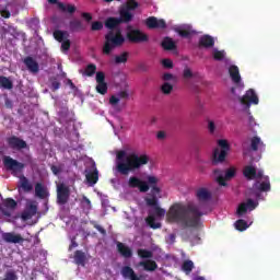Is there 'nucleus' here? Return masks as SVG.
<instances>
[{"instance_id": "obj_1", "label": "nucleus", "mask_w": 280, "mask_h": 280, "mask_svg": "<svg viewBox=\"0 0 280 280\" xmlns=\"http://www.w3.org/2000/svg\"><path fill=\"white\" fill-rule=\"evenodd\" d=\"M202 215L205 213L200 211V207L194 203H174L166 213L168 222H175L189 229H198L201 224L200 219Z\"/></svg>"}, {"instance_id": "obj_2", "label": "nucleus", "mask_w": 280, "mask_h": 280, "mask_svg": "<svg viewBox=\"0 0 280 280\" xmlns=\"http://www.w3.org/2000/svg\"><path fill=\"white\" fill-rule=\"evenodd\" d=\"M149 163L150 156L148 154H127L125 150H120L116 153V172L120 174V176H128Z\"/></svg>"}, {"instance_id": "obj_3", "label": "nucleus", "mask_w": 280, "mask_h": 280, "mask_svg": "<svg viewBox=\"0 0 280 280\" xmlns=\"http://www.w3.org/2000/svg\"><path fill=\"white\" fill-rule=\"evenodd\" d=\"M126 43V37L121 34V30L109 31L105 35V43L103 45V54L104 56H110L113 49H117V47H121Z\"/></svg>"}, {"instance_id": "obj_4", "label": "nucleus", "mask_w": 280, "mask_h": 280, "mask_svg": "<svg viewBox=\"0 0 280 280\" xmlns=\"http://www.w3.org/2000/svg\"><path fill=\"white\" fill-rule=\"evenodd\" d=\"M218 145L220 149L213 151V163H224L229 152H231V144L225 139L218 140Z\"/></svg>"}, {"instance_id": "obj_5", "label": "nucleus", "mask_w": 280, "mask_h": 280, "mask_svg": "<svg viewBox=\"0 0 280 280\" xmlns=\"http://www.w3.org/2000/svg\"><path fill=\"white\" fill-rule=\"evenodd\" d=\"M139 8V2L136 0H128L125 5H122L119 10V15L121 16L124 23H130L133 19L132 10H137Z\"/></svg>"}, {"instance_id": "obj_6", "label": "nucleus", "mask_w": 280, "mask_h": 280, "mask_svg": "<svg viewBox=\"0 0 280 280\" xmlns=\"http://www.w3.org/2000/svg\"><path fill=\"white\" fill-rule=\"evenodd\" d=\"M3 165L8 172H11L12 176H19L25 170V164L10 156L3 158Z\"/></svg>"}, {"instance_id": "obj_7", "label": "nucleus", "mask_w": 280, "mask_h": 280, "mask_svg": "<svg viewBox=\"0 0 280 280\" xmlns=\"http://www.w3.org/2000/svg\"><path fill=\"white\" fill-rule=\"evenodd\" d=\"M214 174L217 176V183L221 187H226V180H231L232 178H235V174H237V170H235V167H230L225 171L224 175L222 170H214Z\"/></svg>"}, {"instance_id": "obj_8", "label": "nucleus", "mask_w": 280, "mask_h": 280, "mask_svg": "<svg viewBox=\"0 0 280 280\" xmlns=\"http://www.w3.org/2000/svg\"><path fill=\"white\" fill-rule=\"evenodd\" d=\"M71 198V189L66 184L57 185V205L65 206Z\"/></svg>"}, {"instance_id": "obj_9", "label": "nucleus", "mask_w": 280, "mask_h": 280, "mask_svg": "<svg viewBox=\"0 0 280 280\" xmlns=\"http://www.w3.org/2000/svg\"><path fill=\"white\" fill-rule=\"evenodd\" d=\"M128 187H130V189H139L141 194H147V191H150V185H148V182L142 180L137 176L129 177Z\"/></svg>"}, {"instance_id": "obj_10", "label": "nucleus", "mask_w": 280, "mask_h": 280, "mask_svg": "<svg viewBox=\"0 0 280 280\" xmlns=\"http://www.w3.org/2000/svg\"><path fill=\"white\" fill-rule=\"evenodd\" d=\"M257 207H259L258 201H255L253 199H247L246 202H242L238 206L236 213H237L238 218H242V215H244V213H246L248 210L255 211V209H257Z\"/></svg>"}, {"instance_id": "obj_11", "label": "nucleus", "mask_w": 280, "mask_h": 280, "mask_svg": "<svg viewBox=\"0 0 280 280\" xmlns=\"http://www.w3.org/2000/svg\"><path fill=\"white\" fill-rule=\"evenodd\" d=\"M145 25L149 30H167V22L163 19H156L155 16H150L145 20Z\"/></svg>"}, {"instance_id": "obj_12", "label": "nucleus", "mask_w": 280, "mask_h": 280, "mask_svg": "<svg viewBox=\"0 0 280 280\" xmlns=\"http://www.w3.org/2000/svg\"><path fill=\"white\" fill-rule=\"evenodd\" d=\"M147 207H153L154 215L156 218H164L165 217V209L159 207V198L158 197H147L144 199Z\"/></svg>"}, {"instance_id": "obj_13", "label": "nucleus", "mask_w": 280, "mask_h": 280, "mask_svg": "<svg viewBox=\"0 0 280 280\" xmlns=\"http://www.w3.org/2000/svg\"><path fill=\"white\" fill-rule=\"evenodd\" d=\"M129 43H148V35L140 30H131L127 33Z\"/></svg>"}, {"instance_id": "obj_14", "label": "nucleus", "mask_w": 280, "mask_h": 280, "mask_svg": "<svg viewBox=\"0 0 280 280\" xmlns=\"http://www.w3.org/2000/svg\"><path fill=\"white\" fill-rule=\"evenodd\" d=\"M241 104L243 106H248L249 104H259V97L257 96V93H255V90L249 89L246 91L245 95H243L240 98Z\"/></svg>"}, {"instance_id": "obj_15", "label": "nucleus", "mask_w": 280, "mask_h": 280, "mask_svg": "<svg viewBox=\"0 0 280 280\" xmlns=\"http://www.w3.org/2000/svg\"><path fill=\"white\" fill-rule=\"evenodd\" d=\"M2 240L7 244H23L25 238L21 234H16L14 232H4L2 233Z\"/></svg>"}, {"instance_id": "obj_16", "label": "nucleus", "mask_w": 280, "mask_h": 280, "mask_svg": "<svg viewBox=\"0 0 280 280\" xmlns=\"http://www.w3.org/2000/svg\"><path fill=\"white\" fill-rule=\"evenodd\" d=\"M8 143L9 148H11L12 150H25V148H27V142L16 136H12L11 138H9Z\"/></svg>"}, {"instance_id": "obj_17", "label": "nucleus", "mask_w": 280, "mask_h": 280, "mask_svg": "<svg viewBox=\"0 0 280 280\" xmlns=\"http://www.w3.org/2000/svg\"><path fill=\"white\" fill-rule=\"evenodd\" d=\"M147 184L149 185V189L151 187V195L152 198H156L159 194H161V188L158 186L159 185V177L149 175L147 177Z\"/></svg>"}, {"instance_id": "obj_18", "label": "nucleus", "mask_w": 280, "mask_h": 280, "mask_svg": "<svg viewBox=\"0 0 280 280\" xmlns=\"http://www.w3.org/2000/svg\"><path fill=\"white\" fill-rule=\"evenodd\" d=\"M23 62L31 73H38V71H40L38 61L33 59L31 56L24 58Z\"/></svg>"}, {"instance_id": "obj_19", "label": "nucleus", "mask_w": 280, "mask_h": 280, "mask_svg": "<svg viewBox=\"0 0 280 280\" xmlns=\"http://www.w3.org/2000/svg\"><path fill=\"white\" fill-rule=\"evenodd\" d=\"M120 275L125 279L141 280V278H139V276H137V273L135 272V269H132V267L130 266H124L120 270Z\"/></svg>"}, {"instance_id": "obj_20", "label": "nucleus", "mask_w": 280, "mask_h": 280, "mask_svg": "<svg viewBox=\"0 0 280 280\" xmlns=\"http://www.w3.org/2000/svg\"><path fill=\"white\" fill-rule=\"evenodd\" d=\"M121 23H126L124 22V19L121 18H108L105 21V27L107 30H110V32H113V30H115L116 27H119V25H121Z\"/></svg>"}, {"instance_id": "obj_21", "label": "nucleus", "mask_w": 280, "mask_h": 280, "mask_svg": "<svg viewBox=\"0 0 280 280\" xmlns=\"http://www.w3.org/2000/svg\"><path fill=\"white\" fill-rule=\"evenodd\" d=\"M215 45V39L211 35H203L199 38V47L211 49Z\"/></svg>"}, {"instance_id": "obj_22", "label": "nucleus", "mask_w": 280, "mask_h": 280, "mask_svg": "<svg viewBox=\"0 0 280 280\" xmlns=\"http://www.w3.org/2000/svg\"><path fill=\"white\" fill-rule=\"evenodd\" d=\"M229 73L234 84H240V82H242V75H240V68L237 66L235 65L230 66Z\"/></svg>"}, {"instance_id": "obj_23", "label": "nucleus", "mask_w": 280, "mask_h": 280, "mask_svg": "<svg viewBox=\"0 0 280 280\" xmlns=\"http://www.w3.org/2000/svg\"><path fill=\"white\" fill-rule=\"evenodd\" d=\"M117 250L121 257H125V259H130V257H132V249L121 242L117 243Z\"/></svg>"}, {"instance_id": "obj_24", "label": "nucleus", "mask_w": 280, "mask_h": 280, "mask_svg": "<svg viewBox=\"0 0 280 280\" xmlns=\"http://www.w3.org/2000/svg\"><path fill=\"white\" fill-rule=\"evenodd\" d=\"M74 264H77V266H86V254L80 249L74 252Z\"/></svg>"}, {"instance_id": "obj_25", "label": "nucleus", "mask_w": 280, "mask_h": 280, "mask_svg": "<svg viewBox=\"0 0 280 280\" xmlns=\"http://www.w3.org/2000/svg\"><path fill=\"white\" fill-rule=\"evenodd\" d=\"M161 47L165 51H174V49H176V42H174V39H172V37H164L161 43Z\"/></svg>"}, {"instance_id": "obj_26", "label": "nucleus", "mask_w": 280, "mask_h": 280, "mask_svg": "<svg viewBox=\"0 0 280 280\" xmlns=\"http://www.w3.org/2000/svg\"><path fill=\"white\" fill-rule=\"evenodd\" d=\"M139 266H142V268L147 272H154V270H156L159 268V265L156 264V261L151 260V259L140 261Z\"/></svg>"}, {"instance_id": "obj_27", "label": "nucleus", "mask_w": 280, "mask_h": 280, "mask_svg": "<svg viewBox=\"0 0 280 280\" xmlns=\"http://www.w3.org/2000/svg\"><path fill=\"white\" fill-rule=\"evenodd\" d=\"M243 175L247 180H254V178H257V168L254 166L247 165L243 170Z\"/></svg>"}, {"instance_id": "obj_28", "label": "nucleus", "mask_w": 280, "mask_h": 280, "mask_svg": "<svg viewBox=\"0 0 280 280\" xmlns=\"http://www.w3.org/2000/svg\"><path fill=\"white\" fill-rule=\"evenodd\" d=\"M196 196L200 202L211 200V192L207 188H200L197 190Z\"/></svg>"}, {"instance_id": "obj_29", "label": "nucleus", "mask_w": 280, "mask_h": 280, "mask_svg": "<svg viewBox=\"0 0 280 280\" xmlns=\"http://www.w3.org/2000/svg\"><path fill=\"white\" fill-rule=\"evenodd\" d=\"M52 36H54L55 40H57L58 43H62V42L69 39V32L56 30V31H54Z\"/></svg>"}, {"instance_id": "obj_30", "label": "nucleus", "mask_w": 280, "mask_h": 280, "mask_svg": "<svg viewBox=\"0 0 280 280\" xmlns=\"http://www.w3.org/2000/svg\"><path fill=\"white\" fill-rule=\"evenodd\" d=\"M35 195L37 196V198L44 200V198H47L48 196L47 188H45L42 183H37L35 185Z\"/></svg>"}, {"instance_id": "obj_31", "label": "nucleus", "mask_w": 280, "mask_h": 280, "mask_svg": "<svg viewBox=\"0 0 280 280\" xmlns=\"http://www.w3.org/2000/svg\"><path fill=\"white\" fill-rule=\"evenodd\" d=\"M70 32H84V24L80 20L70 21Z\"/></svg>"}, {"instance_id": "obj_32", "label": "nucleus", "mask_w": 280, "mask_h": 280, "mask_svg": "<svg viewBox=\"0 0 280 280\" xmlns=\"http://www.w3.org/2000/svg\"><path fill=\"white\" fill-rule=\"evenodd\" d=\"M85 178L90 185H96L97 180H100V173L97 172V168H95L94 172L88 173Z\"/></svg>"}, {"instance_id": "obj_33", "label": "nucleus", "mask_w": 280, "mask_h": 280, "mask_svg": "<svg viewBox=\"0 0 280 280\" xmlns=\"http://www.w3.org/2000/svg\"><path fill=\"white\" fill-rule=\"evenodd\" d=\"M58 8L61 10V12H68V14H74V12L78 10L75 5L65 4L62 2H58Z\"/></svg>"}, {"instance_id": "obj_34", "label": "nucleus", "mask_w": 280, "mask_h": 280, "mask_svg": "<svg viewBox=\"0 0 280 280\" xmlns=\"http://www.w3.org/2000/svg\"><path fill=\"white\" fill-rule=\"evenodd\" d=\"M0 86L10 91L14 89V83L8 77L0 75Z\"/></svg>"}, {"instance_id": "obj_35", "label": "nucleus", "mask_w": 280, "mask_h": 280, "mask_svg": "<svg viewBox=\"0 0 280 280\" xmlns=\"http://www.w3.org/2000/svg\"><path fill=\"white\" fill-rule=\"evenodd\" d=\"M95 71H97V66L95 63H89L82 74L88 78H93V75H95Z\"/></svg>"}, {"instance_id": "obj_36", "label": "nucleus", "mask_w": 280, "mask_h": 280, "mask_svg": "<svg viewBox=\"0 0 280 280\" xmlns=\"http://www.w3.org/2000/svg\"><path fill=\"white\" fill-rule=\"evenodd\" d=\"M137 253L140 259H152V257H154V254L152 253V250L140 248L137 250Z\"/></svg>"}, {"instance_id": "obj_37", "label": "nucleus", "mask_w": 280, "mask_h": 280, "mask_svg": "<svg viewBox=\"0 0 280 280\" xmlns=\"http://www.w3.org/2000/svg\"><path fill=\"white\" fill-rule=\"evenodd\" d=\"M254 188L257 189V191H270V180L261 182L260 184L256 183Z\"/></svg>"}, {"instance_id": "obj_38", "label": "nucleus", "mask_w": 280, "mask_h": 280, "mask_svg": "<svg viewBox=\"0 0 280 280\" xmlns=\"http://www.w3.org/2000/svg\"><path fill=\"white\" fill-rule=\"evenodd\" d=\"M176 32H177V34H178L182 38H191V36H194V34H196L195 31L185 30V28H177Z\"/></svg>"}, {"instance_id": "obj_39", "label": "nucleus", "mask_w": 280, "mask_h": 280, "mask_svg": "<svg viewBox=\"0 0 280 280\" xmlns=\"http://www.w3.org/2000/svg\"><path fill=\"white\" fill-rule=\"evenodd\" d=\"M128 51H125L121 55H117L115 57V65H126V62H128Z\"/></svg>"}, {"instance_id": "obj_40", "label": "nucleus", "mask_w": 280, "mask_h": 280, "mask_svg": "<svg viewBox=\"0 0 280 280\" xmlns=\"http://www.w3.org/2000/svg\"><path fill=\"white\" fill-rule=\"evenodd\" d=\"M21 187L24 191H32V189H34V186H32L30 179H27L25 176L21 178Z\"/></svg>"}, {"instance_id": "obj_41", "label": "nucleus", "mask_w": 280, "mask_h": 280, "mask_svg": "<svg viewBox=\"0 0 280 280\" xmlns=\"http://www.w3.org/2000/svg\"><path fill=\"white\" fill-rule=\"evenodd\" d=\"M49 82H50L49 89H50V91H52V93H56V91H58V89H60V86H61L60 81H58V79L56 77H51L49 79Z\"/></svg>"}, {"instance_id": "obj_42", "label": "nucleus", "mask_w": 280, "mask_h": 280, "mask_svg": "<svg viewBox=\"0 0 280 280\" xmlns=\"http://www.w3.org/2000/svg\"><path fill=\"white\" fill-rule=\"evenodd\" d=\"M174 91V85H172L170 82H164L161 85V92L163 95H170Z\"/></svg>"}, {"instance_id": "obj_43", "label": "nucleus", "mask_w": 280, "mask_h": 280, "mask_svg": "<svg viewBox=\"0 0 280 280\" xmlns=\"http://www.w3.org/2000/svg\"><path fill=\"white\" fill-rule=\"evenodd\" d=\"M264 142H261V138L259 137H254L250 140V148L254 152H257L259 150V145H261Z\"/></svg>"}, {"instance_id": "obj_44", "label": "nucleus", "mask_w": 280, "mask_h": 280, "mask_svg": "<svg viewBox=\"0 0 280 280\" xmlns=\"http://www.w3.org/2000/svg\"><path fill=\"white\" fill-rule=\"evenodd\" d=\"M96 93H100V95H106L108 93V83H97Z\"/></svg>"}, {"instance_id": "obj_45", "label": "nucleus", "mask_w": 280, "mask_h": 280, "mask_svg": "<svg viewBox=\"0 0 280 280\" xmlns=\"http://www.w3.org/2000/svg\"><path fill=\"white\" fill-rule=\"evenodd\" d=\"M235 229L236 231H246V229H248V222L244 219H240L235 222Z\"/></svg>"}, {"instance_id": "obj_46", "label": "nucleus", "mask_w": 280, "mask_h": 280, "mask_svg": "<svg viewBox=\"0 0 280 280\" xmlns=\"http://www.w3.org/2000/svg\"><path fill=\"white\" fill-rule=\"evenodd\" d=\"M182 269L184 270V272H186V275H189V272L194 270V261L185 260L182 265Z\"/></svg>"}, {"instance_id": "obj_47", "label": "nucleus", "mask_w": 280, "mask_h": 280, "mask_svg": "<svg viewBox=\"0 0 280 280\" xmlns=\"http://www.w3.org/2000/svg\"><path fill=\"white\" fill-rule=\"evenodd\" d=\"M147 224H149L151 229H161V223L156 222L154 217H148Z\"/></svg>"}, {"instance_id": "obj_48", "label": "nucleus", "mask_w": 280, "mask_h": 280, "mask_svg": "<svg viewBox=\"0 0 280 280\" xmlns=\"http://www.w3.org/2000/svg\"><path fill=\"white\" fill-rule=\"evenodd\" d=\"M1 280H19V276H16V271L9 270L4 273V277Z\"/></svg>"}, {"instance_id": "obj_49", "label": "nucleus", "mask_w": 280, "mask_h": 280, "mask_svg": "<svg viewBox=\"0 0 280 280\" xmlns=\"http://www.w3.org/2000/svg\"><path fill=\"white\" fill-rule=\"evenodd\" d=\"M101 30H104V23L101 21L92 22L91 31L92 32H101Z\"/></svg>"}, {"instance_id": "obj_50", "label": "nucleus", "mask_w": 280, "mask_h": 280, "mask_svg": "<svg viewBox=\"0 0 280 280\" xmlns=\"http://www.w3.org/2000/svg\"><path fill=\"white\" fill-rule=\"evenodd\" d=\"M4 207H7V209H16V200L12 199V198H7L3 201Z\"/></svg>"}, {"instance_id": "obj_51", "label": "nucleus", "mask_w": 280, "mask_h": 280, "mask_svg": "<svg viewBox=\"0 0 280 280\" xmlns=\"http://www.w3.org/2000/svg\"><path fill=\"white\" fill-rule=\"evenodd\" d=\"M213 58L218 61H222L224 60V50H218V49H214L213 50Z\"/></svg>"}, {"instance_id": "obj_52", "label": "nucleus", "mask_w": 280, "mask_h": 280, "mask_svg": "<svg viewBox=\"0 0 280 280\" xmlns=\"http://www.w3.org/2000/svg\"><path fill=\"white\" fill-rule=\"evenodd\" d=\"M69 49H71V40L65 39L61 42V51L66 52L69 51Z\"/></svg>"}, {"instance_id": "obj_53", "label": "nucleus", "mask_w": 280, "mask_h": 280, "mask_svg": "<svg viewBox=\"0 0 280 280\" xmlns=\"http://www.w3.org/2000/svg\"><path fill=\"white\" fill-rule=\"evenodd\" d=\"M96 83H106V74L104 72H96Z\"/></svg>"}, {"instance_id": "obj_54", "label": "nucleus", "mask_w": 280, "mask_h": 280, "mask_svg": "<svg viewBox=\"0 0 280 280\" xmlns=\"http://www.w3.org/2000/svg\"><path fill=\"white\" fill-rule=\"evenodd\" d=\"M162 66L164 69H174V61H172V59H163Z\"/></svg>"}, {"instance_id": "obj_55", "label": "nucleus", "mask_w": 280, "mask_h": 280, "mask_svg": "<svg viewBox=\"0 0 280 280\" xmlns=\"http://www.w3.org/2000/svg\"><path fill=\"white\" fill-rule=\"evenodd\" d=\"M183 78L185 80H191V78H194V72H191V69L185 68L183 72Z\"/></svg>"}, {"instance_id": "obj_56", "label": "nucleus", "mask_w": 280, "mask_h": 280, "mask_svg": "<svg viewBox=\"0 0 280 280\" xmlns=\"http://www.w3.org/2000/svg\"><path fill=\"white\" fill-rule=\"evenodd\" d=\"M81 203L85 209H91V199L86 196H83Z\"/></svg>"}, {"instance_id": "obj_57", "label": "nucleus", "mask_w": 280, "mask_h": 280, "mask_svg": "<svg viewBox=\"0 0 280 280\" xmlns=\"http://www.w3.org/2000/svg\"><path fill=\"white\" fill-rule=\"evenodd\" d=\"M117 97L119 100H128V97H130V94L128 93V91H120L117 93Z\"/></svg>"}, {"instance_id": "obj_58", "label": "nucleus", "mask_w": 280, "mask_h": 280, "mask_svg": "<svg viewBox=\"0 0 280 280\" xmlns=\"http://www.w3.org/2000/svg\"><path fill=\"white\" fill-rule=\"evenodd\" d=\"M208 130L210 135H213L215 132V122L213 120L208 121Z\"/></svg>"}, {"instance_id": "obj_59", "label": "nucleus", "mask_w": 280, "mask_h": 280, "mask_svg": "<svg viewBox=\"0 0 280 280\" xmlns=\"http://www.w3.org/2000/svg\"><path fill=\"white\" fill-rule=\"evenodd\" d=\"M162 80H164V82H170L171 80H175L174 74L166 72L163 74Z\"/></svg>"}, {"instance_id": "obj_60", "label": "nucleus", "mask_w": 280, "mask_h": 280, "mask_svg": "<svg viewBox=\"0 0 280 280\" xmlns=\"http://www.w3.org/2000/svg\"><path fill=\"white\" fill-rule=\"evenodd\" d=\"M32 218H34V214L32 212H30L28 210H26L22 213V220H32Z\"/></svg>"}, {"instance_id": "obj_61", "label": "nucleus", "mask_w": 280, "mask_h": 280, "mask_svg": "<svg viewBox=\"0 0 280 280\" xmlns=\"http://www.w3.org/2000/svg\"><path fill=\"white\" fill-rule=\"evenodd\" d=\"M50 170L55 176H58V174H60V172H62V167L56 166V165H51Z\"/></svg>"}, {"instance_id": "obj_62", "label": "nucleus", "mask_w": 280, "mask_h": 280, "mask_svg": "<svg viewBox=\"0 0 280 280\" xmlns=\"http://www.w3.org/2000/svg\"><path fill=\"white\" fill-rule=\"evenodd\" d=\"M0 15L2 16V19H10V16H12V13H10L9 10L4 9L0 10Z\"/></svg>"}, {"instance_id": "obj_63", "label": "nucleus", "mask_w": 280, "mask_h": 280, "mask_svg": "<svg viewBox=\"0 0 280 280\" xmlns=\"http://www.w3.org/2000/svg\"><path fill=\"white\" fill-rule=\"evenodd\" d=\"M109 104H112V106L119 104V97L112 95L109 98Z\"/></svg>"}, {"instance_id": "obj_64", "label": "nucleus", "mask_w": 280, "mask_h": 280, "mask_svg": "<svg viewBox=\"0 0 280 280\" xmlns=\"http://www.w3.org/2000/svg\"><path fill=\"white\" fill-rule=\"evenodd\" d=\"M73 248H78V242H75V238L71 240V244L69 245L68 250L71 252Z\"/></svg>"}]
</instances>
